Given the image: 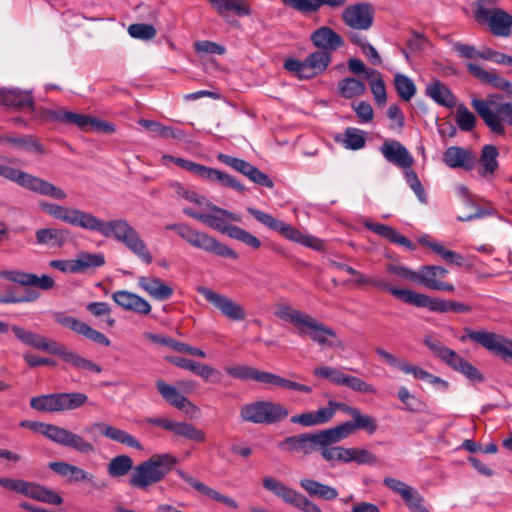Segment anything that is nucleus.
I'll use <instances>...</instances> for the list:
<instances>
[{
    "instance_id": "49",
    "label": "nucleus",
    "mask_w": 512,
    "mask_h": 512,
    "mask_svg": "<svg viewBox=\"0 0 512 512\" xmlns=\"http://www.w3.org/2000/svg\"><path fill=\"white\" fill-rule=\"evenodd\" d=\"M150 339L158 344L168 346L177 352L187 353L189 355L196 356L199 358H205V356H206V354L203 350H201L197 347L188 345L184 342L174 340L173 338H170V337H164V336L151 334Z\"/></svg>"
},
{
    "instance_id": "1",
    "label": "nucleus",
    "mask_w": 512,
    "mask_h": 512,
    "mask_svg": "<svg viewBox=\"0 0 512 512\" xmlns=\"http://www.w3.org/2000/svg\"><path fill=\"white\" fill-rule=\"evenodd\" d=\"M41 207L46 213L58 220L82 229L98 232L106 238H113L123 244L147 265L153 261L152 254L145 241L141 238L138 231L124 218L104 221L92 213L49 202L41 203Z\"/></svg>"
},
{
    "instance_id": "31",
    "label": "nucleus",
    "mask_w": 512,
    "mask_h": 512,
    "mask_svg": "<svg viewBox=\"0 0 512 512\" xmlns=\"http://www.w3.org/2000/svg\"><path fill=\"white\" fill-rule=\"evenodd\" d=\"M467 70L481 83L512 94V83L501 77L496 72L485 70L481 66L474 63H468Z\"/></svg>"
},
{
    "instance_id": "41",
    "label": "nucleus",
    "mask_w": 512,
    "mask_h": 512,
    "mask_svg": "<svg viewBox=\"0 0 512 512\" xmlns=\"http://www.w3.org/2000/svg\"><path fill=\"white\" fill-rule=\"evenodd\" d=\"M425 344L438 358L455 371H458L461 364L465 361V359L454 350L444 346L438 340L426 339Z\"/></svg>"
},
{
    "instance_id": "64",
    "label": "nucleus",
    "mask_w": 512,
    "mask_h": 512,
    "mask_svg": "<svg viewBox=\"0 0 512 512\" xmlns=\"http://www.w3.org/2000/svg\"><path fill=\"white\" fill-rule=\"evenodd\" d=\"M413 376L416 379L424 380L430 383L442 392H446L449 388V383L446 380L435 376L418 366H416Z\"/></svg>"
},
{
    "instance_id": "21",
    "label": "nucleus",
    "mask_w": 512,
    "mask_h": 512,
    "mask_svg": "<svg viewBox=\"0 0 512 512\" xmlns=\"http://www.w3.org/2000/svg\"><path fill=\"white\" fill-rule=\"evenodd\" d=\"M204 205L212 212V213H204L202 218V223L207 225L208 227L217 230L223 234L228 235V231L234 225H228L227 221L233 222H241L242 218L239 214L230 212L229 210L220 208L208 200L204 203Z\"/></svg>"
},
{
    "instance_id": "10",
    "label": "nucleus",
    "mask_w": 512,
    "mask_h": 512,
    "mask_svg": "<svg viewBox=\"0 0 512 512\" xmlns=\"http://www.w3.org/2000/svg\"><path fill=\"white\" fill-rule=\"evenodd\" d=\"M289 414L283 405L270 401H256L241 407L240 417L245 422L254 424H274L285 419Z\"/></svg>"
},
{
    "instance_id": "48",
    "label": "nucleus",
    "mask_w": 512,
    "mask_h": 512,
    "mask_svg": "<svg viewBox=\"0 0 512 512\" xmlns=\"http://www.w3.org/2000/svg\"><path fill=\"white\" fill-rule=\"evenodd\" d=\"M316 446L318 448L331 447L341 440L349 437L343 423L335 427L314 433Z\"/></svg>"
},
{
    "instance_id": "6",
    "label": "nucleus",
    "mask_w": 512,
    "mask_h": 512,
    "mask_svg": "<svg viewBox=\"0 0 512 512\" xmlns=\"http://www.w3.org/2000/svg\"><path fill=\"white\" fill-rule=\"evenodd\" d=\"M166 228L174 231L180 238L195 248L214 253L221 257L238 258V254L233 249L219 242L214 237L200 232L187 224L175 223L168 225Z\"/></svg>"
},
{
    "instance_id": "20",
    "label": "nucleus",
    "mask_w": 512,
    "mask_h": 512,
    "mask_svg": "<svg viewBox=\"0 0 512 512\" xmlns=\"http://www.w3.org/2000/svg\"><path fill=\"white\" fill-rule=\"evenodd\" d=\"M447 274L448 270L442 266L423 265L417 270V283L431 290L453 292V284L441 281Z\"/></svg>"
},
{
    "instance_id": "16",
    "label": "nucleus",
    "mask_w": 512,
    "mask_h": 512,
    "mask_svg": "<svg viewBox=\"0 0 512 512\" xmlns=\"http://www.w3.org/2000/svg\"><path fill=\"white\" fill-rule=\"evenodd\" d=\"M475 20L487 24L493 35L508 37L512 29V15L501 8L490 7L486 10H475Z\"/></svg>"
},
{
    "instance_id": "63",
    "label": "nucleus",
    "mask_w": 512,
    "mask_h": 512,
    "mask_svg": "<svg viewBox=\"0 0 512 512\" xmlns=\"http://www.w3.org/2000/svg\"><path fill=\"white\" fill-rule=\"evenodd\" d=\"M342 386H346L358 393L375 394V387L356 376L346 374Z\"/></svg>"
},
{
    "instance_id": "60",
    "label": "nucleus",
    "mask_w": 512,
    "mask_h": 512,
    "mask_svg": "<svg viewBox=\"0 0 512 512\" xmlns=\"http://www.w3.org/2000/svg\"><path fill=\"white\" fill-rule=\"evenodd\" d=\"M128 33L132 38L147 41L153 39L157 31L151 24L135 23L129 25Z\"/></svg>"
},
{
    "instance_id": "33",
    "label": "nucleus",
    "mask_w": 512,
    "mask_h": 512,
    "mask_svg": "<svg viewBox=\"0 0 512 512\" xmlns=\"http://www.w3.org/2000/svg\"><path fill=\"white\" fill-rule=\"evenodd\" d=\"M138 286L157 301L167 300L173 294V289L170 286L154 276H140Z\"/></svg>"
},
{
    "instance_id": "30",
    "label": "nucleus",
    "mask_w": 512,
    "mask_h": 512,
    "mask_svg": "<svg viewBox=\"0 0 512 512\" xmlns=\"http://www.w3.org/2000/svg\"><path fill=\"white\" fill-rule=\"evenodd\" d=\"M218 15L225 19L228 24H234L230 19L229 13L233 12L239 17L249 16L251 10L246 0H208Z\"/></svg>"
},
{
    "instance_id": "32",
    "label": "nucleus",
    "mask_w": 512,
    "mask_h": 512,
    "mask_svg": "<svg viewBox=\"0 0 512 512\" xmlns=\"http://www.w3.org/2000/svg\"><path fill=\"white\" fill-rule=\"evenodd\" d=\"M370 285L376 289L389 292L394 297L402 300L404 303L418 306L421 293L411 289L393 287L386 279L381 277H371Z\"/></svg>"
},
{
    "instance_id": "47",
    "label": "nucleus",
    "mask_w": 512,
    "mask_h": 512,
    "mask_svg": "<svg viewBox=\"0 0 512 512\" xmlns=\"http://www.w3.org/2000/svg\"><path fill=\"white\" fill-rule=\"evenodd\" d=\"M498 149L494 145H485L482 148L479 159L478 173L484 178H490L498 169Z\"/></svg>"
},
{
    "instance_id": "24",
    "label": "nucleus",
    "mask_w": 512,
    "mask_h": 512,
    "mask_svg": "<svg viewBox=\"0 0 512 512\" xmlns=\"http://www.w3.org/2000/svg\"><path fill=\"white\" fill-rule=\"evenodd\" d=\"M93 429H99L102 435L110 440L124 444L136 450L143 449L142 444L133 435L129 434L128 432L120 428L105 423L96 422L93 423L91 427H86L84 429V432L90 433Z\"/></svg>"
},
{
    "instance_id": "22",
    "label": "nucleus",
    "mask_w": 512,
    "mask_h": 512,
    "mask_svg": "<svg viewBox=\"0 0 512 512\" xmlns=\"http://www.w3.org/2000/svg\"><path fill=\"white\" fill-rule=\"evenodd\" d=\"M310 41L319 50L328 51L330 54L342 48L345 44L342 36L328 26H322L314 30L310 35Z\"/></svg>"
},
{
    "instance_id": "38",
    "label": "nucleus",
    "mask_w": 512,
    "mask_h": 512,
    "mask_svg": "<svg viewBox=\"0 0 512 512\" xmlns=\"http://www.w3.org/2000/svg\"><path fill=\"white\" fill-rule=\"evenodd\" d=\"M68 230L59 228H42L35 232L36 244L49 248H61L67 241Z\"/></svg>"
},
{
    "instance_id": "29",
    "label": "nucleus",
    "mask_w": 512,
    "mask_h": 512,
    "mask_svg": "<svg viewBox=\"0 0 512 512\" xmlns=\"http://www.w3.org/2000/svg\"><path fill=\"white\" fill-rule=\"evenodd\" d=\"M179 477L186 482L188 485H190L192 488L200 492L201 494L217 501L220 503H223L229 508L237 509L239 507L238 503L231 497H228L226 495H223L216 491L215 489L209 487L208 485L204 484L203 482L199 481L195 477L191 476L187 472L178 471Z\"/></svg>"
},
{
    "instance_id": "55",
    "label": "nucleus",
    "mask_w": 512,
    "mask_h": 512,
    "mask_svg": "<svg viewBox=\"0 0 512 512\" xmlns=\"http://www.w3.org/2000/svg\"><path fill=\"white\" fill-rule=\"evenodd\" d=\"M376 354L389 366L401 370L405 374H412L415 371L416 366L410 364L404 359H401L394 354L384 350L381 347L375 349Z\"/></svg>"
},
{
    "instance_id": "23",
    "label": "nucleus",
    "mask_w": 512,
    "mask_h": 512,
    "mask_svg": "<svg viewBox=\"0 0 512 512\" xmlns=\"http://www.w3.org/2000/svg\"><path fill=\"white\" fill-rule=\"evenodd\" d=\"M114 302L125 311L147 315L151 312V305L143 297L127 290H118L112 294Z\"/></svg>"
},
{
    "instance_id": "34",
    "label": "nucleus",
    "mask_w": 512,
    "mask_h": 512,
    "mask_svg": "<svg viewBox=\"0 0 512 512\" xmlns=\"http://www.w3.org/2000/svg\"><path fill=\"white\" fill-rule=\"evenodd\" d=\"M282 3L301 14L316 13L322 6L339 8L345 5L347 0H281Z\"/></svg>"
},
{
    "instance_id": "4",
    "label": "nucleus",
    "mask_w": 512,
    "mask_h": 512,
    "mask_svg": "<svg viewBox=\"0 0 512 512\" xmlns=\"http://www.w3.org/2000/svg\"><path fill=\"white\" fill-rule=\"evenodd\" d=\"M19 425L22 428L40 433L52 442L73 449L79 453L89 454L95 451V447L91 442L85 440L81 435L65 428L31 420H22Z\"/></svg>"
},
{
    "instance_id": "17",
    "label": "nucleus",
    "mask_w": 512,
    "mask_h": 512,
    "mask_svg": "<svg viewBox=\"0 0 512 512\" xmlns=\"http://www.w3.org/2000/svg\"><path fill=\"white\" fill-rule=\"evenodd\" d=\"M342 20L353 30H368L373 25L374 8L366 2L349 5L342 12Z\"/></svg>"
},
{
    "instance_id": "44",
    "label": "nucleus",
    "mask_w": 512,
    "mask_h": 512,
    "mask_svg": "<svg viewBox=\"0 0 512 512\" xmlns=\"http://www.w3.org/2000/svg\"><path fill=\"white\" fill-rule=\"evenodd\" d=\"M351 417V421H346L343 423L348 436L352 435L357 430H364L368 434H374L376 432L378 425L374 417L361 413L358 408Z\"/></svg>"
},
{
    "instance_id": "8",
    "label": "nucleus",
    "mask_w": 512,
    "mask_h": 512,
    "mask_svg": "<svg viewBox=\"0 0 512 512\" xmlns=\"http://www.w3.org/2000/svg\"><path fill=\"white\" fill-rule=\"evenodd\" d=\"M0 176L38 194L49 196L56 200H64L66 198V193L52 183L20 169L13 168L4 162H0Z\"/></svg>"
},
{
    "instance_id": "19",
    "label": "nucleus",
    "mask_w": 512,
    "mask_h": 512,
    "mask_svg": "<svg viewBox=\"0 0 512 512\" xmlns=\"http://www.w3.org/2000/svg\"><path fill=\"white\" fill-rule=\"evenodd\" d=\"M218 160L221 163L233 168L237 172L245 175L249 180L260 186L267 188H272L274 186L273 181L267 174L263 173L257 167L243 159L236 158L227 154H219Z\"/></svg>"
},
{
    "instance_id": "56",
    "label": "nucleus",
    "mask_w": 512,
    "mask_h": 512,
    "mask_svg": "<svg viewBox=\"0 0 512 512\" xmlns=\"http://www.w3.org/2000/svg\"><path fill=\"white\" fill-rule=\"evenodd\" d=\"M394 86L399 97L404 101H410L417 91L413 80L401 73L395 74Z\"/></svg>"
},
{
    "instance_id": "11",
    "label": "nucleus",
    "mask_w": 512,
    "mask_h": 512,
    "mask_svg": "<svg viewBox=\"0 0 512 512\" xmlns=\"http://www.w3.org/2000/svg\"><path fill=\"white\" fill-rule=\"evenodd\" d=\"M87 400V395L81 392L53 393L31 398L30 406L37 411L60 412L77 409Z\"/></svg>"
},
{
    "instance_id": "39",
    "label": "nucleus",
    "mask_w": 512,
    "mask_h": 512,
    "mask_svg": "<svg viewBox=\"0 0 512 512\" xmlns=\"http://www.w3.org/2000/svg\"><path fill=\"white\" fill-rule=\"evenodd\" d=\"M443 161L450 168H463L465 170L472 169L474 163L471 153L458 146L447 148L444 152Z\"/></svg>"
},
{
    "instance_id": "13",
    "label": "nucleus",
    "mask_w": 512,
    "mask_h": 512,
    "mask_svg": "<svg viewBox=\"0 0 512 512\" xmlns=\"http://www.w3.org/2000/svg\"><path fill=\"white\" fill-rule=\"evenodd\" d=\"M0 486L40 502L53 505L63 502L58 493L33 482L3 477L0 478Z\"/></svg>"
},
{
    "instance_id": "50",
    "label": "nucleus",
    "mask_w": 512,
    "mask_h": 512,
    "mask_svg": "<svg viewBox=\"0 0 512 512\" xmlns=\"http://www.w3.org/2000/svg\"><path fill=\"white\" fill-rule=\"evenodd\" d=\"M133 460L128 455H117L108 464L107 471L111 477L119 478L133 471Z\"/></svg>"
},
{
    "instance_id": "27",
    "label": "nucleus",
    "mask_w": 512,
    "mask_h": 512,
    "mask_svg": "<svg viewBox=\"0 0 512 512\" xmlns=\"http://www.w3.org/2000/svg\"><path fill=\"white\" fill-rule=\"evenodd\" d=\"M418 308H427L431 312L437 313H468L471 311L470 306L451 300H444L440 298H432L426 294H422L419 299Z\"/></svg>"
},
{
    "instance_id": "12",
    "label": "nucleus",
    "mask_w": 512,
    "mask_h": 512,
    "mask_svg": "<svg viewBox=\"0 0 512 512\" xmlns=\"http://www.w3.org/2000/svg\"><path fill=\"white\" fill-rule=\"evenodd\" d=\"M46 115L59 123L74 124L85 131H96L105 134L115 132V126L111 122L102 121L96 117L85 114H78L64 109H52L46 112Z\"/></svg>"
},
{
    "instance_id": "40",
    "label": "nucleus",
    "mask_w": 512,
    "mask_h": 512,
    "mask_svg": "<svg viewBox=\"0 0 512 512\" xmlns=\"http://www.w3.org/2000/svg\"><path fill=\"white\" fill-rule=\"evenodd\" d=\"M365 227L378 234L379 236L389 240L390 242L405 247L407 250L413 251L416 249L414 243H412L408 238L401 235L398 231L388 225L366 222Z\"/></svg>"
},
{
    "instance_id": "28",
    "label": "nucleus",
    "mask_w": 512,
    "mask_h": 512,
    "mask_svg": "<svg viewBox=\"0 0 512 512\" xmlns=\"http://www.w3.org/2000/svg\"><path fill=\"white\" fill-rule=\"evenodd\" d=\"M380 151L388 162L398 167L410 168L413 163V158L408 150L396 140L384 141Z\"/></svg>"
},
{
    "instance_id": "57",
    "label": "nucleus",
    "mask_w": 512,
    "mask_h": 512,
    "mask_svg": "<svg viewBox=\"0 0 512 512\" xmlns=\"http://www.w3.org/2000/svg\"><path fill=\"white\" fill-rule=\"evenodd\" d=\"M455 121L461 131L470 132L475 128L477 119L464 104H460L456 110Z\"/></svg>"
},
{
    "instance_id": "18",
    "label": "nucleus",
    "mask_w": 512,
    "mask_h": 512,
    "mask_svg": "<svg viewBox=\"0 0 512 512\" xmlns=\"http://www.w3.org/2000/svg\"><path fill=\"white\" fill-rule=\"evenodd\" d=\"M384 485L401 496L411 512H430L424 505V497L412 486L392 477H385Z\"/></svg>"
},
{
    "instance_id": "3",
    "label": "nucleus",
    "mask_w": 512,
    "mask_h": 512,
    "mask_svg": "<svg viewBox=\"0 0 512 512\" xmlns=\"http://www.w3.org/2000/svg\"><path fill=\"white\" fill-rule=\"evenodd\" d=\"M177 463V458L170 453L155 454L134 466L129 477V485L140 490L162 481Z\"/></svg>"
},
{
    "instance_id": "36",
    "label": "nucleus",
    "mask_w": 512,
    "mask_h": 512,
    "mask_svg": "<svg viewBox=\"0 0 512 512\" xmlns=\"http://www.w3.org/2000/svg\"><path fill=\"white\" fill-rule=\"evenodd\" d=\"M278 446L281 449H288L290 452H298L303 455L310 454L317 447L314 433L289 436L281 441Z\"/></svg>"
},
{
    "instance_id": "43",
    "label": "nucleus",
    "mask_w": 512,
    "mask_h": 512,
    "mask_svg": "<svg viewBox=\"0 0 512 512\" xmlns=\"http://www.w3.org/2000/svg\"><path fill=\"white\" fill-rule=\"evenodd\" d=\"M425 90L426 95L441 106L452 108L456 104V98L451 90L439 80L427 84Z\"/></svg>"
},
{
    "instance_id": "25",
    "label": "nucleus",
    "mask_w": 512,
    "mask_h": 512,
    "mask_svg": "<svg viewBox=\"0 0 512 512\" xmlns=\"http://www.w3.org/2000/svg\"><path fill=\"white\" fill-rule=\"evenodd\" d=\"M50 354L59 356L63 361L71 364L75 368L88 370L97 374L102 372V368L98 364L83 358L77 352L70 350L56 341L52 344Z\"/></svg>"
},
{
    "instance_id": "15",
    "label": "nucleus",
    "mask_w": 512,
    "mask_h": 512,
    "mask_svg": "<svg viewBox=\"0 0 512 512\" xmlns=\"http://www.w3.org/2000/svg\"><path fill=\"white\" fill-rule=\"evenodd\" d=\"M196 291L201 294L207 302L219 310L227 319L232 321H243L246 318V312L243 306L226 295L217 293L205 286H198Z\"/></svg>"
},
{
    "instance_id": "14",
    "label": "nucleus",
    "mask_w": 512,
    "mask_h": 512,
    "mask_svg": "<svg viewBox=\"0 0 512 512\" xmlns=\"http://www.w3.org/2000/svg\"><path fill=\"white\" fill-rule=\"evenodd\" d=\"M465 332L466 335L461 338V341L467 338L503 359H512V340L484 330L474 331L467 328Z\"/></svg>"
},
{
    "instance_id": "54",
    "label": "nucleus",
    "mask_w": 512,
    "mask_h": 512,
    "mask_svg": "<svg viewBox=\"0 0 512 512\" xmlns=\"http://www.w3.org/2000/svg\"><path fill=\"white\" fill-rule=\"evenodd\" d=\"M171 432L177 436L184 437L188 440H193L196 442H203L206 439L203 430L198 429L194 425L187 422L174 421Z\"/></svg>"
},
{
    "instance_id": "35",
    "label": "nucleus",
    "mask_w": 512,
    "mask_h": 512,
    "mask_svg": "<svg viewBox=\"0 0 512 512\" xmlns=\"http://www.w3.org/2000/svg\"><path fill=\"white\" fill-rule=\"evenodd\" d=\"M156 387L162 398L171 406L186 412H188L187 407L192 408L194 411L197 410V407L188 398L183 396L176 387L167 384L163 380H158Z\"/></svg>"
},
{
    "instance_id": "53",
    "label": "nucleus",
    "mask_w": 512,
    "mask_h": 512,
    "mask_svg": "<svg viewBox=\"0 0 512 512\" xmlns=\"http://www.w3.org/2000/svg\"><path fill=\"white\" fill-rule=\"evenodd\" d=\"M338 90L343 98L351 99L363 95L366 88L362 81L348 77L338 83Z\"/></svg>"
},
{
    "instance_id": "62",
    "label": "nucleus",
    "mask_w": 512,
    "mask_h": 512,
    "mask_svg": "<svg viewBox=\"0 0 512 512\" xmlns=\"http://www.w3.org/2000/svg\"><path fill=\"white\" fill-rule=\"evenodd\" d=\"M313 374L316 377L328 379L334 385L338 386H342L346 375L342 371L330 366L317 367L313 370Z\"/></svg>"
},
{
    "instance_id": "37",
    "label": "nucleus",
    "mask_w": 512,
    "mask_h": 512,
    "mask_svg": "<svg viewBox=\"0 0 512 512\" xmlns=\"http://www.w3.org/2000/svg\"><path fill=\"white\" fill-rule=\"evenodd\" d=\"M11 330L14 332L17 339L22 343L48 353H50L52 349V344H54L55 342L52 339H49L45 336L26 330L16 325L12 326Z\"/></svg>"
},
{
    "instance_id": "58",
    "label": "nucleus",
    "mask_w": 512,
    "mask_h": 512,
    "mask_svg": "<svg viewBox=\"0 0 512 512\" xmlns=\"http://www.w3.org/2000/svg\"><path fill=\"white\" fill-rule=\"evenodd\" d=\"M228 236L253 249H259L261 247V241L259 238L238 226L231 227L228 231Z\"/></svg>"
},
{
    "instance_id": "5",
    "label": "nucleus",
    "mask_w": 512,
    "mask_h": 512,
    "mask_svg": "<svg viewBox=\"0 0 512 512\" xmlns=\"http://www.w3.org/2000/svg\"><path fill=\"white\" fill-rule=\"evenodd\" d=\"M472 107L491 132L505 134V123L512 126V102L472 99Z\"/></svg>"
},
{
    "instance_id": "61",
    "label": "nucleus",
    "mask_w": 512,
    "mask_h": 512,
    "mask_svg": "<svg viewBox=\"0 0 512 512\" xmlns=\"http://www.w3.org/2000/svg\"><path fill=\"white\" fill-rule=\"evenodd\" d=\"M170 188L173 190L176 196L181 197L189 202L202 205L207 201V199L204 196L199 195L197 192L193 190L186 189L179 182H171Z\"/></svg>"
},
{
    "instance_id": "26",
    "label": "nucleus",
    "mask_w": 512,
    "mask_h": 512,
    "mask_svg": "<svg viewBox=\"0 0 512 512\" xmlns=\"http://www.w3.org/2000/svg\"><path fill=\"white\" fill-rule=\"evenodd\" d=\"M48 467L56 474L66 478L69 483L89 482L98 487L95 476L84 469L63 461L50 462Z\"/></svg>"
},
{
    "instance_id": "51",
    "label": "nucleus",
    "mask_w": 512,
    "mask_h": 512,
    "mask_svg": "<svg viewBox=\"0 0 512 512\" xmlns=\"http://www.w3.org/2000/svg\"><path fill=\"white\" fill-rule=\"evenodd\" d=\"M0 141L26 151H32L40 154L44 153L43 145L35 140L33 136H2Z\"/></svg>"
},
{
    "instance_id": "45",
    "label": "nucleus",
    "mask_w": 512,
    "mask_h": 512,
    "mask_svg": "<svg viewBox=\"0 0 512 512\" xmlns=\"http://www.w3.org/2000/svg\"><path fill=\"white\" fill-rule=\"evenodd\" d=\"M299 484L310 497H317L326 501H331L336 499L338 496L336 488L310 478L301 479Z\"/></svg>"
},
{
    "instance_id": "9",
    "label": "nucleus",
    "mask_w": 512,
    "mask_h": 512,
    "mask_svg": "<svg viewBox=\"0 0 512 512\" xmlns=\"http://www.w3.org/2000/svg\"><path fill=\"white\" fill-rule=\"evenodd\" d=\"M162 160L163 162H173L177 166L193 173L203 180H207L212 183H218L225 187H230L238 192H243L245 190V187L238 180L218 169L207 167L205 165L168 154H164L162 156Z\"/></svg>"
},
{
    "instance_id": "42",
    "label": "nucleus",
    "mask_w": 512,
    "mask_h": 512,
    "mask_svg": "<svg viewBox=\"0 0 512 512\" xmlns=\"http://www.w3.org/2000/svg\"><path fill=\"white\" fill-rule=\"evenodd\" d=\"M0 104L17 108L33 107V97L28 91L0 88Z\"/></svg>"
},
{
    "instance_id": "7",
    "label": "nucleus",
    "mask_w": 512,
    "mask_h": 512,
    "mask_svg": "<svg viewBox=\"0 0 512 512\" xmlns=\"http://www.w3.org/2000/svg\"><path fill=\"white\" fill-rule=\"evenodd\" d=\"M247 212L252 215L259 223L275 232H278L281 236L289 241L301 244L314 250H321L323 248V243L320 239L312 235L303 234L292 225L278 220L268 213L253 207H247Z\"/></svg>"
},
{
    "instance_id": "2",
    "label": "nucleus",
    "mask_w": 512,
    "mask_h": 512,
    "mask_svg": "<svg viewBox=\"0 0 512 512\" xmlns=\"http://www.w3.org/2000/svg\"><path fill=\"white\" fill-rule=\"evenodd\" d=\"M275 315L279 319L291 323L300 336H308L320 346L333 347L335 345L329 338L336 339V332L313 316L296 310L289 305H281L278 307L275 311Z\"/></svg>"
},
{
    "instance_id": "59",
    "label": "nucleus",
    "mask_w": 512,
    "mask_h": 512,
    "mask_svg": "<svg viewBox=\"0 0 512 512\" xmlns=\"http://www.w3.org/2000/svg\"><path fill=\"white\" fill-rule=\"evenodd\" d=\"M343 145L350 150H359L365 146V137L363 131L357 128L349 127L345 130Z\"/></svg>"
},
{
    "instance_id": "52",
    "label": "nucleus",
    "mask_w": 512,
    "mask_h": 512,
    "mask_svg": "<svg viewBox=\"0 0 512 512\" xmlns=\"http://www.w3.org/2000/svg\"><path fill=\"white\" fill-rule=\"evenodd\" d=\"M105 264V258L102 254H91L88 252H81L77 258L74 259V266L76 273H83L90 268L101 267Z\"/></svg>"
},
{
    "instance_id": "46",
    "label": "nucleus",
    "mask_w": 512,
    "mask_h": 512,
    "mask_svg": "<svg viewBox=\"0 0 512 512\" xmlns=\"http://www.w3.org/2000/svg\"><path fill=\"white\" fill-rule=\"evenodd\" d=\"M332 61V54L325 50L312 52L305 58L309 79L322 74Z\"/></svg>"
}]
</instances>
